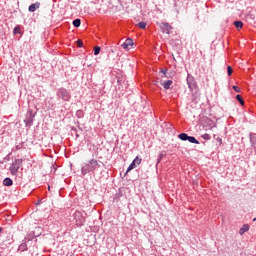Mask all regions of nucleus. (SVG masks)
<instances>
[{
    "label": "nucleus",
    "instance_id": "4",
    "mask_svg": "<svg viewBox=\"0 0 256 256\" xmlns=\"http://www.w3.org/2000/svg\"><path fill=\"white\" fill-rule=\"evenodd\" d=\"M178 138L181 141H188L189 143L200 145L199 140H197V138H195V136H189V134H186V132H182L181 134H179Z\"/></svg>",
    "mask_w": 256,
    "mask_h": 256
},
{
    "label": "nucleus",
    "instance_id": "17",
    "mask_svg": "<svg viewBox=\"0 0 256 256\" xmlns=\"http://www.w3.org/2000/svg\"><path fill=\"white\" fill-rule=\"evenodd\" d=\"M247 231H249V225H243V227L240 229L239 233L241 235L245 234Z\"/></svg>",
    "mask_w": 256,
    "mask_h": 256
},
{
    "label": "nucleus",
    "instance_id": "23",
    "mask_svg": "<svg viewBox=\"0 0 256 256\" xmlns=\"http://www.w3.org/2000/svg\"><path fill=\"white\" fill-rule=\"evenodd\" d=\"M227 74L228 76H232L233 75V68L231 65L227 66Z\"/></svg>",
    "mask_w": 256,
    "mask_h": 256
},
{
    "label": "nucleus",
    "instance_id": "14",
    "mask_svg": "<svg viewBox=\"0 0 256 256\" xmlns=\"http://www.w3.org/2000/svg\"><path fill=\"white\" fill-rule=\"evenodd\" d=\"M81 23H82V21H81L80 18H76V19H74V20L72 21V24H73V26H74L75 28H79V27L81 26Z\"/></svg>",
    "mask_w": 256,
    "mask_h": 256
},
{
    "label": "nucleus",
    "instance_id": "20",
    "mask_svg": "<svg viewBox=\"0 0 256 256\" xmlns=\"http://www.w3.org/2000/svg\"><path fill=\"white\" fill-rule=\"evenodd\" d=\"M165 156H166V152H160V154L158 155V162L157 163H160Z\"/></svg>",
    "mask_w": 256,
    "mask_h": 256
},
{
    "label": "nucleus",
    "instance_id": "19",
    "mask_svg": "<svg viewBox=\"0 0 256 256\" xmlns=\"http://www.w3.org/2000/svg\"><path fill=\"white\" fill-rule=\"evenodd\" d=\"M101 53V47L100 46H95L94 47V55L98 56Z\"/></svg>",
    "mask_w": 256,
    "mask_h": 256
},
{
    "label": "nucleus",
    "instance_id": "9",
    "mask_svg": "<svg viewBox=\"0 0 256 256\" xmlns=\"http://www.w3.org/2000/svg\"><path fill=\"white\" fill-rule=\"evenodd\" d=\"M41 6V3L40 2H35V3H32L31 5H29L28 7V11L30 13H34L36 12L37 9H39Z\"/></svg>",
    "mask_w": 256,
    "mask_h": 256
},
{
    "label": "nucleus",
    "instance_id": "22",
    "mask_svg": "<svg viewBox=\"0 0 256 256\" xmlns=\"http://www.w3.org/2000/svg\"><path fill=\"white\" fill-rule=\"evenodd\" d=\"M133 162L135 163V165H140L142 163V158H139V156H136Z\"/></svg>",
    "mask_w": 256,
    "mask_h": 256
},
{
    "label": "nucleus",
    "instance_id": "26",
    "mask_svg": "<svg viewBox=\"0 0 256 256\" xmlns=\"http://www.w3.org/2000/svg\"><path fill=\"white\" fill-rule=\"evenodd\" d=\"M83 46H84L83 41H82L81 39H78V40H77V47H78V48H83Z\"/></svg>",
    "mask_w": 256,
    "mask_h": 256
},
{
    "label": "nucleus",
    "instance_id": "2",
    "mask_svg": "<svg viewBox=\"0 0 256 256\" xmlns=\"http://www.w3.org/2000/svg\"><path fill=\"white\" fill-rule=\"evenodd\" d=\"M56 96L58 99H61L65 102H69L72 97V94L70 90H68L67 88L60 87V88H57L56 90Z\"/></svg>",
    "mask_w": 256,
    "mask_h": 256
},
{
    "label": "nucleus",
    "instance_id": "12",
    "mask_svg": "<svg viewBox=\"0 0 256 256\" xmlns=\"http://www.w3.org/2000/svg\"><path fill=\"white\" fill-rule=\"evenodd\" d=\"M18 251H20V252L28 251V245H27V242H26V241H23V242L21 243V245H19Z\"/></svg>",
    "mask_w": 256,
    "mask_h": 256
},
{
    "label": "nucleus",
    "instance_id": "29",
    "mask_svg": "<svg viewBox=\"0 0 256 256\" xmlns=\"http://www.w3.org/2000/svg\"><path fill=\"white\" fill-rule=\"evenodd\" d=\"M18 30H20V27L19 26H15L14 29H13V33L17 34Z\"/></svg>",
    "mask_w": 256,
    "mask_h": 256
},
{
    "label": "nucleus",
    "instance_id": "27",
    "mask_svg": "<svg viewBox=\"0 0 256 256\" xmlns=\"http://www.w3.org/2000/svg\"><path fill=\"white\" fill-rule=\"evenodd\" d=\"M233 90L237 93H240L241 92V88L237 85H233Z\"/></svg>",
    "mask_w": 256,
    "mask_h": 256
},
{
    "label": "nucleus",
    "instance_id": "3",
    "mask_svg": "<svg viewBox=\"0 0 256 256\" xmlns=\"http://www.w3.org/2000/svg\"><path fill=\"white\" fill-rule=\"evenodd\" d=\"M22 163H23V160L21 158H17L16 160H14V162H12L9 168L11 175L18 174V171L21 168Z\"/></svg>",
    "mask_w": 256,
    "mask_h": 256
},
{
    "label": "nucleus",
    "instance_id": "13",
    "mask_svg": "<svg viewBox=\"0 0 256 256\" xmlns=\"http://www.w3.org/2000/svg\"><path fill=\"white\" fill-rule=\"evenodd\" d=\"M3 185L6 187L13 186V180L11 178H4Z\"/></svg>",
    "mask_w": 256,
    "mask_h": 256
},
{
    "label": "nucleus",
    "instance_id": "21",
    "mask_svg": "<svg viewBox=\"0 0 256 256\" xmlns=\"http://www.w3.org/2000/svg\"><path fill=\"white\" fill-rule=\"evenodd\" d=\"M138 27H139L140 29H146L147 23L144 22V21H141V22L138 23Z\"/></svg>",
    "mask_w": 256,
    "mask_h": 256
},
{
    "label": "nucleus",
    "instance_id": "6",
    "mask_svg": "<svg viewBox=\"0 0 256 256\" xmlns=\"http://www.w3.org/2000/svg\"><path fill=\"white\" fill-rule=\"evenodd\" d=\"M160 28H161L162 32L167 35H170L171 31L173 30L172 25H170V23H168V22H162L160 25Z\"/></svg>",
    "mask_w": 256,
    "mask_h": 256
},
{
    "label": "nucleus",
    "instance_id": "16",
    "mask_svg": "<svg viewBox=\"0 0 256 256\" xmlns=\"http://www.w3.org/2000/svg\"><path fill=\"white\" fill-rule=\"evenodd\" d=\"M137 167V164L135 162H131V164H129L127 170H126V174H128L129 172H131L133 169H135Z\"/></svg>",
    "mask_w": 256,
    "mask_h": 256
},
{
    "label": "nucleus",
    "instance_id": "1",
    "mask_svg": "<svg viewBox=\"0 0 256 256\" xmlns=\"http://www.w3.org/2000/svg\"><path fill=\"white\" fill-rule=\"evenodd\" d=\"M99 168H101V164H99V161L95 160V158H92L91 160L83 164L81 168V174L85 176L88 173L95 172Z\"/></svg>",
    "mask_w": 256,
    "mask_h": 256
},
{
    "label": "nucleus",
    "instance_id": "18",
    "mask_svg": "<svg viewBox=\"0 0 256 256\" xmlns=\"http://www.w3.org/2000/svg\"><path fill=\"white\" fill-rule=\"evenodd\" d=\"M236 100H237L241 105H245V101L243 100L242 95L237 94V95H236Z\"/></svg>",
    "mask_w": 256,
    "mask_h": 256
},
{
    "label": "nucleus",
    "instance_id": "24",
    "mask_svg": "<svg viewBox=\"0 0 256 256\" xmlns=\"http://www.w3.org/2000/svg\"><path fill=\"white\" fill-rule=\"evenodd\" d=\"M205 141H210L211 140V135L210 134H202L201 136Z\"/></svg>",
    "mask_w": 256,
    "mask_h": 256
},
{
    "label": "nucleus",
    "instance_id": "15",
    "mask_svg": "<svg viewBox=\"0 0 256 256\" xmlns=\"http://www.w3.org/2000/svg\"><path fill=\"white\" fill-rule=\"evenodd\" d=\"M234 26H235L238 30H240V29L243 28L244 23H243V21H241V20H237V21H234Z\"/></svg>",
    "mask_w": 256,
    "mask_h": 256
},
{
    "label": "nucleus",
    "instance_id": "30",
    "mask_svg": "<svg viewBox=\"0 0 256 256\" xmlns=\"http://www.w3.org/2000/svg\"><path fill=\"white\" fill-rule=\"evenodd\" d=\"M2 230H3V229L0 227V232H2Z\"/></svg>",
    "mask_w": 256,
    "mask_h": 256
},
{
    "label": "nucleus",
    "instance_id": "5",
    "mask_svg": "<svg viewBox=\"0 0 256 256\" xmlns=\"http://www.w3.org/2000/svg\"><path fill=\"white\" fill-rule=\"evenodd\" d=\"M35 114L33 110H28L24 123L26 126H32L34 123Z\"/></svg>",
    "mask_w": 256,
    "mask_h": 256
},
{
    "label": "nucleus",
    "instance_id": "7",
    "mask_svg": "<svg viewBox=\"0 0 256 256\" xmlns=\"http://www.w3.org/2000/svg\"><path fill=\"white\" fill-rule=\"evenodd\" d=\"M187 85L190 90H194L196 87L195 78L193 76H191L190 74H188V76H187Z\"/></svg>",
    "mask_w": 256,
    "mask_h": 256
},
{
    "label": "nucleus",
    "instance_id": "8",
    "mask_svg": "<svg viewBox=\"0 0 256 256\" xmlns=\"http://www.w3.org/2000/svg\"><path fill=\"white\" fill-rule=\"evenodd\" d=\"M134 45V41L132 38H127L122 44L121 47L123 49H128L129 47Z\"/></svg>",
    "mask_w": 256,
    "mask_h": 256
},
{
    "label": "nucleus",
    "instance_id": "28",
    "mask_svg": "<svg viewBox=\"0 0 256 256\" xmlns=\"http://www.w3.org/2000/svg\"><path fill=\"white\" fill-rule=\"evenodd\" d=\"M168 69H162L160 73H162L164 76H167Z\"/></svg>",
    "mask_w": 256,
    "mask_h": 256
},
{
    "label": "nucleus",
    "instance_id": "11",
    "mask_svg": "<svg viewBox=\"0 0 256 256\" xmlns=\"http://www.w3.org/2000/svg\"><path fill=\"white\" fill-rule=\"evenodd\" d=\"M161 85L163 86V88L165 90H169V89H171V86L173 85V80H165V81L161 82Z\"/></svg>",
    "mask_w": 256,
    "mask_h": 256
},
{
    "label": "nucleus",
    "instance_id": "10",
    "mask_svg": "<svg viewBox=\"0 0 256 256\" xmlns=\"http://www.w3.org/2000/svg\"><path fill=\"white\" fill-rule=\"evenodd\" d=\"M249 139H250L251 147H253L254 149H256V134L253 133V132H250V134H249Z\"/></svg>",
    "mask_w": 256,
    "mask_h": 256
},
{
    "label": "nucleus",
    "instance_id": "25",
    "mask_svg": "<svg viewBox=\"0 0 256 256\" xmlns=\"http://www.w3.org/2000/svg\"><path fill=\"white\" fill-rule=\"evenodd\" d=\"M76 116H77L78 118H83V117H84V112H83V110H77Z\"/></svg>",
    "mask_w": 256,
    "mask_h": 256
}]
</instances>
